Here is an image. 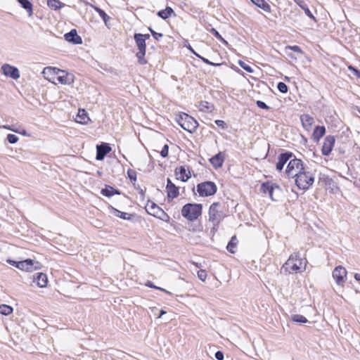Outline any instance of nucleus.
<instances>
[{
    "label": "nucleus",
    "instance_id": "obj_43",
    "mask_svg": "<svg viewBox=\"0 0 360 360\" xmlns=\"http://www.w3.org/2000/svg\"><path fill=\"white\" fill-rule=\"evenodd\" d=\"M198 277L200 280H201L202 281H205L206 280V278H207V273L205 270H199L198 271Z\"/></svg>",
    "mask_w": 360,
    "mask_h": 360
},
{
    "label": "nucleus",
    "instance_id": "obj_63",
    "mask_svg": "<svg viewBox=\"0 0 360 360\" xmlns=\"http://www.w3.org/2000/svg\"><path fill=\"white\" fill-rule=\"evenodd\" d=\"M359 112H360V110H359Z\"/></svg>",
    "mask_w": 360,
    "mask_h": 360
},
{
    "label": "nucleus",
    "instance_id": "obj_62",
    "mask_svg": "<svg viewBox=\"0 0 360 360\" xmlns=\"http://www.w3.org/2000/svg\"><path fill=\"white\" fill-rule=\"evenodd\" d=\"M193 264H194L197 267H199V266H199V264H198V263H194V262H193Z\"/></svg>",
    "mask_w": 360,
    "mask_h": 360
},
{
    "label": "nucleus",
    "instance_id": "obj_27",
    "mask_svg": "<svg viewBox=\"0 0 360 360\" xmlns=\"http://www.w3.org/2000/svg\"><path fill=\"white\" fill-rule=\"evenodd\" d=\"M254 4L266 12H270V6L264 0H250Z\"/></svg>",
    "mask_w": 360,
    "mask_h": 360
},
{
    "label": "nucleus",
    "instance_id": "obj_2",
    "mask_svg": "<svg viewBox=\"0 0 360 360\" xmlns=\"http://www.w3.org/2000/svg\"><path fill=\"white\" fill-rule=\"evenodd\" d=\"M134 38L139 49V51L136 53L138 61L139 64L145 65L147 63V60L144 58L146 49V41L150 38V35L148 34H135Z\"/></svg>",
    "mask_w": 360,
    "mask_h": 360
},
{
    "label": "nucleus",
    "instance_id": "obj_23",
    "mask_svg": "<svg viewBox=\"0 0 360 360\" xmlns=\"http://www.w3.org/2000/svg\"><path fill=\"white\" fill-rule=\"evenodd\" d=\"M295 2L297 4V5L304 11V13L309 17L311 19L316 21V18L312 14V13L310 11L308 6L304 2V0H295Z\"/></svg>",
    "mask_w": 360,
    "mask_h": 360
},
{
    "label": "nucleus",
    "instance_id": "obj_17",
    "mask_svg": "<svg viewBox=\"0 0 360 360\" xmlns=\"http://www.w3.org/2000/svg\"><path fill=\"white\" fill-rule=\"evenodd\" d=\"M175 175L177 179L181 180V181L186 182L191 177L190 171L186 170L184 166H181L175 169Z\"/></svg>",
    "mask_w": 360,
    "mask_h": 360
},
{
    "label": "nucleus",
    "instance_id": "obj_47",
    "mask_svg": "<svg viewBox=\"0 0 360 360\" xmlns=\"http://www.w3.org/2000/svg\"><path fill=\"white\" fill-rule=\"evenodd\" d=\"M287 49H290V50H292L294 51L295 52H297L298 53H300L302 54V51L301 50V49L300 48V46H288L286 47Z\"/></svg>",
    "mask_w": 360,
    "mask_h": 360
},
{
    "label": "nucleus",
    "instance_id": "obj_7",
    "mask_svg": "<svg viewBox=\"0 0 360 360\" xmlns=\"http://www.w3.org/2000/svg\"><path fill=\"white\" fill-rule=\"evenodd\" d=\"M303 168L304 167L302 161L295 158L289 161L285 173L288 177L295 178Z\"/></svg>",
    "mask_w": 360,
    "mask_h": 360
},
{
    "label": "nucleus",
    "instance_id": "obj_37",
    "mask_svg": "<svg viewBox=\"0 0 360 360\" xmlns=\"http://www.w3.org/2000/svg\"><path fill=\"white\" fill-rule=\"evenodd\" d=\"M237 242H238V240H237L236 237L233 236L226 246L227 250L231 253H233L234 252L233 249L236 247Z\"/></svg>",
    "mask_w": 360,
    "mask_h": 360
},
{
    "label": "nucleus",
    "instance_id": "obj_24",
    "mask_svg": "<svg viewBox=\"0 0 360 360\" xmlns=\"http://www.w3.org/2000/svg\"><path fill=\"white\" fill-rule=\"evenodd\" d=\"M17 1L27 11L30 17L33 15V6L29 0H17Z\"/></svg>",
    "mask_w": 360,
    "mask_h": 360
},
{
    "label": "nucleus",
    "instance_id": "obj_36",
    "mask_svg": "<svg viewBox=\"0 0 360 360\" xmlns=\"http://www.w3.org/2000/svg\"><path fill=\"white\" fill-rule=\"evenodd\" d=\"M47 4L52 9L57 10L63 6V4L58 0H48Z\"/></svg>",
    "mask_w": 360,
    "mask_h": 360
},
{
    "label": "nucleus",
    "instance_id": "obj_44",
    "mask_svg": "<svg viewBox=\"0 0 360 360\" xmlns=\"http://www.w3.org/2000/svg\"><path fill=\"white\" fill-rule=\"evenodd\" d=\"M128 176L131 181H136V172L134 170H129L127 172Z\"/></svg>",
    "mask_w": 360,
    "mask_h": 360
},
{
    "label": "nucleus",
    "instance_id": "obj_38",
    "mask_svg": "<svg viewBox=\"0 0 360 360\" xmlns=\"http://www.w3.org/2000/svg\"><path fill=\"white\" fill-rule=\"evenodd\" d=\"M115 216L124 219H129L130 214L127 212H123L115 209Z\"/></svg>",
    "mask_w": 360,
    "mask_h": 360
},
{
    "label": "nucleus",
    "instance_id": "obj_32",
    "mask_svg": "<svg viewBox=\"0 0 360 360\" xmlns=\"http://www.w3.org/2000/svg\"><path fill=\"white\" fill-rule=\"evenodd\" d=\"M153 216L159 218L162 220H164L165 221H167L169 218L168 214L160 207L158 209L156 212L154 213Z\"/></svg>",
    "mask_w": 360,
    "mask_h": 360
},
{
    "label": "nucleus",
    "instance_id": "obj_18",
    "mask_svg": "<svg viewBox=\"0 0 360 360\" xmlns=\"http://www.w3.org/2000/svg\"><path fill=\"white\" fill-rule=\"evenodd\" d=\"M292 153L290 152H286L279 155L278 158V162L276 163V169L281 172L285 163L292 158Z\"/></svg>",
    "mask_w": 360,
    "mask_h": 360
},
{
    "label": "nucleus",
    "instance_id": "obj_31",
    "mask_svg": "<svg viewBox=\"0 0 360 360\" xmlns=\"http://www.w3.org/2000/svg\"><path fill=\"white\" fill-rule=\"evenodd\" d=\"M153 216L159 218L162 220H164L165 221H167L169 218L168 214L160 207L158 209L156 212L154 213Z\"/></svg>",
    "mask_w": 360,
    "mask_h": 360
},
{
    "label": "nucleus",
    "instance_id": "obj_16",
    "mask_svg": "<svg viewBox=\"0 0 360 360\" xmlns=\"http://www.w3.org/2000/svg\"><path fill=\"white\" fill-rule=\"evenodd\" d=\"M111 150V148L108 143H102L96 146V160H102L105 156Z\"/></svg>",
    "mask_w": 360,
    "mask_h": 360
},
{
    "label": "nucleus",
    "instance_id": "obj_13",
    "mask_svg": "<svg viewBox=\"0 0 360 360\" xmlns=\"http://www.w3.org/2000/svg\"><path fill=\"white\" fill-rule=\"evenodd\" d=\"M4 74L6 76H9L14 79H17L20 77V72L17 68L13 67L8 64H4L1 67Z\"/></svg>",
    "mask_w": 360,
    "mask_h": 360
},
{
    "label": "nucleus",
    "instance_id": "obj_14",
    "mask_svg": "<svg viewBox=\"0 0 360 360\" xmlns=\"http://www.w3.org/2000/svg\"><path fill=\"white\" fill-rule=\"evenodd\" d=\"M64 38L67 41L72 43V44L77 45L82 44V37L77 34V32L75 29L66 33L64 35Z\"/></svg>",
    "mask_w": 360,
    "mask_h": 360
},
{
    "label": "nucleus",
    "instance_id": "obj_52",
    "mask_svg": "<svg viewBox=\"0 0 360 360\" xmlns=\"http://www.w3.org/2000/svg\"><path fill=\"white\" fill-rule=\"evenodd\" d=\"M146 285L147 287H149L150 288H155L156 289V288H158V286L155 285L151 281H147V283H146Z\"/></svg>",
    "mask_w": 360,
    "mask_h": 360
},
{
    "label": "nucleus",
    "instance_id": "obj_15",
    "mask_svg": "<svg viewBox=\"0 0 360 360\" xmlns=\"http://www.w3.org/2000/svg\"><path fill=\"white\" fill-rule=\"evenodd\" d=\"M166 190L168 198L172 200L179 195V187L173 184L170 179L167 180Z\"/></svg>",
    "mask_w": 360,
    "mask_h": 360
},
{
    "label": "nucleus",
    "instance_id": "obj_12",
    "mask_svg": "<svg viewBox=\"0 0 360 360\" xmlns=\"http://www.w3.org/2000/svg\"><path fill=\"white\" fill-rule=\"evenodd\" d=\"M335 137L333 136H328L325 138L321 152L323 155H328L333 150L335 144Z\"/></svg>",
    "mask_w": 360,
    "mask_h": 360
},
{
    "label": "nucleus",
    "instance_id": "obj_50",
    "mask_svg": "<svg viewBox=\"0 0 360 360\" xmlns=\"http://www.w3.org/2000/svg\"><path fill=\"white\" fill-rule=\"evenodd\" d=\"M214 356L217 360H223L224 359V353L221 351H217L215 353Z\"/></svg>",
    "mask_w": 360,
    "mask_h": 360
},
{
    "label": "nucleus",
    "instance_id": "obj_8",
    "mask_svg": "<svg viewBox=\"0 0 360 360\" xmlns=\"http://www.w3.org/2000/svg\"><path fill=\"white\" fill-rule=\"evenodd\" d=\"M197 191L202 197L213 195L217 192V186L212 181H205L197 185Z\"/></svg>",
    "mask_w": 360,
    "mask_h": 360
},
{
    "label": "nucleus",
    "instance_id": "obj_30",
    "mask_svg": "<svg viewBox=\"0 0 360 360\" xmlns=\"http://www.w3.org/2000/svg\"><path fill=\"white\" fill-rule=\"evenodd\" d=\"M159 207H160L153 202H148L145 207L146 212L150 215L155 213Z\"/></svg>",
    "mask_w": 360,
    "mask_h": 360
},
{
    "label": "nucleus",
    "instance_id": "obj_26",
    "mask_svg": "<svg viewBox=\"0 0 360 360\" xmlns=\"http://www.w3.org/2000/svg\"><path fill=\"white\" fill-rule=\"evenodd\" d=\"M199 109L204 112H212L214 109V105L207 101H200L199 103Z\"/></svg>",
    "mask_w": 360,
    "mask_h": 360
},
{
    "label": "nucleus",
    "instance_id": "obj_25",
    "mask_svg": "<svg viewBox=\"0 0 360 360\" xmlns=\"http://www.w3.org/2000/svg\"><path fill=\"white\" fill-rule=\"evenodd\" d=\"M326 133L324 127L317 126L315 127L313 132V138L315 141H318Z\"/></svg>",
    "mask_w": 360,
    "mask_h": 360
},
{
    "label": "nucleus",
    "instance_id": "obj_60",
    "mask_svg": "<svg viewBox=\"0 0 360 360\" xmlns=\"http://www.w3.org/2000/svg\"><path fill=\"white\" fill-rule=\"evenodd\" d=\"M354 278L358 281H360V274H354Z\"/></svg>",
    "mask_w": 360,
    "mask_h": 360
},
{
    "label": "nucleus",
    "instance_id": "obj_9",
    "mask_svg": "<svg viewBox=\"0 0 360 360\" xmlns=\"http://www.w3.org/2000/svg\"><path fill=\"white\" fill-rule=\"evenodd\" d=\"M261 191L267 193L272 200H276V198L281 192V188L271 182L263 183L261 186Z\"/></svg>",
    "mask_w": 360,
    "mask_h": 360
},
{
    "label": "nucleus",
    "instance_id": "obj_55",
    "mask_svg": "<svg viewBox=\"0 0 360 360\" xmlns=\"http://www.w3.org/2000/svg\"><path fill=\"white\" fill-rule=\"evenodd\" d=\"M156 289L159 290H161V291H162V292H165V293H167L168 295H172V293L170 292L167 291V290H165V289H164L162 288L158 287V288H156Z\"/></svg>",
    "mask_w": 360,
    "mask_h": 360
},
{
    "label": "nucleus",
    "instance_id": "obj_46",
    "mask_svg": "<svg viewBox=\"0 0 360 360\" xmlns=\"http://www.w3.org/2000/svg\"><path fill=\"white\" fill-rule=\"evenodd\" d=\"M210 33H212L215 37H217L219 39H221L222 41H224L221 34L219 33V32L215 30L214 28H211L210 30H208Z\"/></svg>",
    "mask_w": 360,
    "mask_h": 360
},
{
    "label": "nucleus",
    "instance_id": "obj_22",
    "mask_svg": "<svg viewBox=\"0 0 360 360\" xmlns=\"http://www.w3.org/2000/svg\"><path fill=\"white\" fill-rule=\"evenodd\" d=\"M300 120L303 127L307 130H309L314 123V118L307 114L301 115Z\"/></svg>",
    "mask_w": 360,
    "mask_h": 360
},
{
    "label": "nucleus",
    "instance_id": "obj_35",
    "mask_svg": "<svg viewBox=\"0 0 360 360\" xmlns=\"http://www.w3.org/2000/svg\"><path fill=\"white\" fill-rule=\"evenodd\" d=\"M290 319L292 321L299 323H305L308 321L307 319L301 314H292Z\"/></svg>",
    "mask_w": 360,
    "mask_h": 360
},
{
    "label": "nucleus",
    "instance_id": "obj_4",
    "mask_svg": "<svg viewBox=\"0 0 360 360\" xmlns=\"http://www.w3.org/2000/svg\"><path fill=\"white\" fill-rule=\"evenodd\" d=\"M295 178V184L300 189L307 190L314 182V175L310 172L306 171L304 168Z\"/></svg>",
    "mask_w": 360,
    "mask_h": 360
},
{
    "label": "nucleus",
    "instance_id": "obj_39",
    "mask_svg": "<svg viewBox=\"0 0 360 360\" xmlns=\"http://www.w3.org/2000/svg\"><path fill=\"white\" fill-rule=\"evenodd\" d=\"M277 89L280 92H281L283 94L287 93L288 89L287 85L284 82H280L278 83Z\"/></svg>",
    "mask_w": 360,
    "mask_h": 360
},
{
    "label": "nucleus",
    "instance_id": "obj_21",
    "mask_svg": "<svg viewBox=\"0 0 360 360\" xmlns=\"http://www.w3.org/2000/svg\"><path fill=\"white\" fill-rule=\"evenodd\" d=\"M224 157V154L220 152L211 158L210 162L214 168H219L223 165Z\"/></svg>",
    "mask_w": 360,
    "mask_h": 360
},
{
    "label": "nucleus",
    "instance_id": "obj_54",
    "mask_svg": "<svg viewBox=\"0 0 360 360\" xmlns=\"http://www.w3.org/2000/svg\"><path fill=\"white\" fill-rule=\"evenodd\" d=\"M199 58H200L205 63H207V64H209V65H214V63H211L210 61H209V60H207V58H205L202 56H200Z\"/></svg>",
    "mask_w": 360,
    "mask_h": 360
},
{
    "label": "nucleus",
    "instance_id": "obj_33",
    "mask_svg": "<svg viewBox=\"0 0 360 360\" xmlns=\"http://www.w3.org/2000/svg\"><path fill=\"white\" fill-rule=\"evenodd\" d=\"M173 10L170 7H167L164 10H161L158 13V15L159 17L162 18V19H167L168 18L171 14L173 13Z\"/></svg>",
    "mask_w": 360,
    "mask_h": 360
},
{
    "label": "nucleus",
    "instance_id": "obj_6",
    "mask_svg": "<svg viewBox=\"0 0 360 360\" xmlns=\"http://www.w3.org/2000/svg\"><path fill=\"white\" fill-rule=\"evenodd\" d=\"M178 124L186 131L193 133L198 126V122L186 113H182L176 118Z\"/></svg>",
    "mask_w": 360,
    "mask_h": 360
},
{
    "label": "nucleus",
    "instance_id": "obj_10",
    "mask_svg": "<svg viewBox=\"0 0 360 360\" xmlns=\"http://www.w3.org/2000/svg\"><path fill=\"white\" fill-rule=\"evenodd\" d=\"M41 267V265L40 262L31 259L20 261V263L18 264V269L30 272L40 269Z\"/></svg>",
    "mask_w": 360,
    "mask_h": 360
},
{
    "label": "nucleus",
    "instance_id": "obj_29",
    "mask_svg": "<svg viewBox=\"0 0 360 360\" xmlns=\"http://www.w3.org/2000/svg\"><path fill=\"white\" fill-rule=\"evenodd\" d=\"M101 194L107 196V197H111L115 194H120V192L112 186H107L105 188H103L101 191Z\"/></svg>",
    "mask_w": 360,
    "mask_h": 360
},
{
    "label": "nucleus",
    "instance_id": "obj_59",
    "mask_svg": "<svg viewBox=\"0 0 360 360\" xmlns=\"http://www.w3.org/2000/svg\"><path fill=\"white\" fill-rule=\"evenodd\" d=\"M56 68H44V73H45V72H46V70H49V71L53 70V71L55 72V71H56Z\"/></svg>",
    "mask_w": 360,
    "mask_h": 360
},
{
    "label": "nucleus",
    "instance_id": "obj_51",
    "mask_svg": "<svg viewBox=\"0 0 360 360\" xmlns=\"http://www.w3.org/2000/svg\"><path fill=\"white\" fill-rule=\"evenodd\" d=\"M215 124L217 126L221 127H224L225 125V122L223 120H215Z\"/></svg>",
    "mask_w": 360,
    "mask_h": 360
},
{
    "label": "nucleus",
    "instance_id": "obj_49",
    "mask_svg": "<svg viewBox=\"0 0 360 360\" xmlns=\"http://www.w3.org/2000/svg\"><path fill=\"white\" fill-rule=\"evenodd\" d=\"M257 105L262 109H266L268 110L269 107L263 101H257Z\"/></svg>",
    "mask_w": 360,
    "mask_h": 360
},
{
    "label": "nucleus",
    "instance_id": "obj_57",
    "mask_svg": "<svg viewBox=\"0 0 360 360\" xmlns=\"http://www.w3.org/2000/svg\"><path fill=\"white\" fill-rule=\"evenodd\" d=\"M349 69L353 70H354V73H355V75H356L357 77H360V71H359V70H356V69H354V68H352V67H349Z\"/></svg>",
    "mask_w": 360,
    "mask_h": 360
},
{
    "label": "nucleus",
    "instance_id": "obj_41",
    "mask_svg": "<svg viewBox=\"0 0 360 360\" xmlns=\"http://www.w3.org/2000/svg\"><path fill=\"white\" fill-rule=\"evenodd\" d=\"M238 64L243 69H244L247 72L250 73L253 72L252 68L250 65H247L245 62L240 60Z\"/></svg>",
    "mask_w": 360,
    "mask_h": 360
},
{
    "label": "nucleus",
    "instance_id": "obj_42",
    "mask_svg": "<svg viewBox=\"0 0 360 360\" xmlns=\"http://www.w3.org/2000/svg\"><path fill=\"white\" fill-rule=\"evenodd\" d=\"M7 140L10 143L13 144L18 142V137L14 134H10L7 136Z\"/></svg>",
    "mask_w": 360,
    "mask_h": 360
},
{
    "label": "nucleus",
    "instance_id": "obj_45",
    "mask_svg": "<svg viewBox=\"0 0 360 360\" xmlns=\"http://www.w3.org/2000/svg\"><path fill=\"white\" fill-rule=\"evenodd\" d=\"M169 152V146L168 145H165L160 151V155L162 158H166L168 156Z\"/></svg>",
    "mask_w": 360,
    "mask_h": 360
},
{
    "label": "nucleus",
    "instance_id": "obj_53",
    "mask_svg": "<svg viewBox=\"0 0 360 360\" xmlns=\"http://www.w3.org/2000/svg\"><path fill=\"white\" fill-rule=\"evenodd\" d=\"M8 263H9L10 264L15 266L18 268V264L20 263V262H15V261H13V260H11V259H8L7 260Z\"/></svg>",
    "mask_w": 360,
    "mask_h": 360
},
{
    "label": "nucleus",
    "instance_id": "obj_5",
    "mask_svg": "<svg viewBox=\"0 0 360 360\" xmlns=\"http://www.w3.org/2000/svg\"><path fill=\"white\" fill-rule=\"evenodd\" d=\"M219 202H214L209 209V221L212 224V231L214 233L217 230L218 225L224 218V214L219 210Z\"/></svg>",
    "mask_w": 360,
    "mask_h": 360
},
{
    "label": "nucleus",
    "instance_id": "obj_61",
    "mask_svg": "<svg viewBox=\"0 0 360 360\" xmlns=\"http://www.w3.org/2000/svg\"><path fill=\"white\" fill-rule=\"evenodd\" d=\"M165 314H166V311H164V310H161L160 311V315L158 316V318H160L162 316H163Z\"/></svg>",
    "mask_w": 360,
    "mask_h": 360
},
{
    "label": "nucleus",
    "instance_id": "obj_28",
    "mask_svg": "<svg viewBox=\"0 0 360 360\" xmlns=\"http://www.w3.org/2000/svg\"><path fill=\"white\" fill-rule=\"evenodd\" d=\"M88 120L89 117L85 110H79L77 115V122L81 124H86Z\"/></svg>",
    "mask_w": 360,
    "mask_h": 360
},
{
    "label": "nucleus",
    "instance_id": "obj_48",
    "mask_svg": "<svg viewBox=\"0 0 360 360\" xmlns=\"http://www.w3.org/2000/svg\"><path fill=\"white\" fill-rule=\"evenodd\" d=\"M149 30L150 31L153 37L156 39V40H159L160 38H161L162 37V34L161 33H158L156 32H155L154 30H153L151 28H149Z\"/></svg>",
    "mask_w": 360,
    "mask_h": 360
},
{
    "label": "nucleus",
    "instance_id": "obj_40",
    "mask_svg": "<svg viewBox=\"0 0 360 360\" xmlns=\"http://www.w3.org/2000/svg\"><path fill=\"white\" fill-rule=\"evenodd\" d=\"M97 12L98 13L99 15L102 18L103 20L107 24L108 20L110 19V17L101 8H96Z\"/></svg>",
    "mask_w": 360,
    "mask_h": 360
},
{
    "label": "nucleus",
    "instance_id": "obj_19",
    "mask_svg": "<svg viewBox=\"0 0 360 360\" xmlns=\"http://www.w3.org/2000/svg\"><path fill=\"white\" fill-rule=\"evenodd\" d=\"M58 80L63 84H70L73 82V76L65 71L58 70Z\"/></svg>",
    "mask_w": 360,
    "mask_h": 360
},
{
    "label": "nucleus",
    "instance_id": "obj_3",
    "mask_svg": "<svg viewBox=\"0 0 360 360\" xmlns=\"http://www.w3.org/2000/svg\"><path fill=\"white\" fill-rule=\"evenodd\" d=\"M202 206L201 204L188 203L181 209L182 216L189 221H194L202 214Z\"/></svg>",
    "mask_w": 360,
    "mask_h": 360
},
{
    "label": "nucleus",
    "instance_id": "obj_11",
    "mask_svg": "<svg viewBox=\"0 0 360 360\" xmlns=\"http://www.w3.org/2000/svg\"><path fill=\"white\" fill-rule=\"evenodd\" d=\"M347 271L345 267L338 266L333 271V278L338 285H343L346 281Z\"/></svg>",
    "mask_w": 360,
    "mask_h": 360
},
{
    "label": "nucleus",
    "instance_id": "obj_58",
    "mask_svg": "<svg viewBox=\"0 0 360 360\" xmlns=\"http://www.w3.org/2000/svg\"><path fill=\"white\" fill-rule=\"evenodd\" d=\"M4 128L7 129H9V130H11V131H15V132H18L17 130H15V129H13L11 128V127H10V126H6V125H4Z\"/></svg>",
    "mask_w": 360,
    "mask_h": 360
},
{
    "label": "nucleus",
    "instance_id": "obj_1",
    "mask_svg": "<svg viewBox=\"0 0 360 360\" xmlns=\"http://www.w3.org/2000/svg\"><path fill=\"white\" fill-rule=\"evenodd\" d=\"M306 266V259L301 258L298 253H295L290 256L281 269L289 274H296L304 271Z\"/></svg>",
    "mask_w": 360,
    "mask_h": 360
},
{
    "label": "nucleus",
    "instance_id": "obj_56",
    "mask_svg": "<svg viewBox=\"0 0 360 360\" xmlns=\"http://www.w3.org/2000/svg\"><path fill=\"white\" fill-rule=\"evenodd\" d=\"M188 48V49H189V50H190V51H191V52H192L195 56H196L198 58H200V55H198V53H196V52H195V51L192 49V47H191V46H189Z\"/></svg>",
    "mask_w": 360,
    "mask_h": 360
},
{
    "label": "nucleus",
    "instance_id": "obj_34",
    "mask_svg": "<svg viewBox=\"0 0 360 360\" xmlns=\"http://www.w3.org/2000/svg\"><path fill=\"white\" fill-rule=\"evenodd\" d=\"M13 308L7 304L0 305V314L2 315L8 316L13 312Z\"/></svg>",
    "mask_w": 360,
    "mask_h": 360
},
{
    "label": "nucleus",
    "instance_id": "obj_20",
    "mask_svg": "<svg viewBox=\"0 0 360 360\" xmlns=\"http://www.w3.org/2000/svg\"><path fill=\"white\" fill-rule=\"evenodd\" d=\"M34 282L36 283L39 288L46 287L48 283L46 274L44 273H37L34 275Z\"/></svg>",
    "mask_w": 360,
    "mask_h": 360
}]
</instances>
